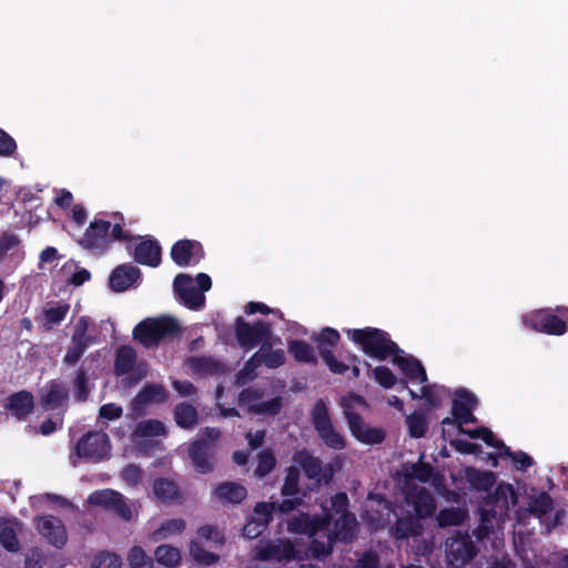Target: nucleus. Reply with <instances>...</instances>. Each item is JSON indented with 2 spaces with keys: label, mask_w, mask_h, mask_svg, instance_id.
<instances>
[{
  "label": "nucleus",
  "mask_w": 568,
  "mask_h": 568,
  "mask_svg": "<svg viewBox=\"0 0 568 568\" xmlns=\"http://www.w3.org/2000/svg\"><path fill=\"white\" fill-rule=\"evenodd\" d=\"M331 508H322L325 517L311 518L307 514L293 516L287 521V530L293 534H306L312 538L311 551L313 557L321 558L329 555L335 539L351 540L356 527V519L347 513L348 498L346 494H336L329 500Z\"/></svg>",
  "instance_id": "1"
},
{
  "label": "nucleus",
  "mask_w": 568,
  "mask_h": 568,
  "mask_svg": "<svg viewBox=\"0 0 568 568\" xmlns=\"http://www.w3.org/2000/svg\"><path fill=\"white\" fill-rule=\"evenodd\" d=\"M480 525L476 529L479 539L503 528L510 507L517 504V495L509 484H498L493 493L481 496Z\"/></svg>",
  "instance_id": "2"
},
{
  "label": "nucleus",
  "mask_w": 568,
  "mask_h": 568,
  "mask_svg": "<svg viewBox=\"0 0 568 568\" xmlns=\"http://www.w3.org/2000/svg\"><path fill=\"white\" fill-rule=\"evenodd\" d=\"M316 351L334 375H341L346 379H356L361 376L362 361L356 354L348 353L345 361L338 359L334 351L341 341V334L337 329L326 326L317 334L312 336Z\"/></svg>",
  "instance_id": "3"
},
{
  "label": "nucleus",
  "mask_w": 568,
  "mask_h": 568,
  "mask_svg": "<svg viewBox=\"0 0 568 568\" xmlns=\"http://www.w3.org/2000/svg\"><path fill=\"white\" fill-rule=\"evenodd\" d=\"M345 334L366 356L379 362L388 359L398 347L388 332L377 327L347 328Z\"/></svg>",
  "instance_id": "4"
},
{
  "label": "nucleus",
  "mask_w": 568,
  "mask_h": 568,
  "mask_svg": "<svg viewBox=\"0 0 568 568\" xmlns=\"http://www.w3.org/2000/svg\"><path fill=\"white\" fill-rule=\"evenodd\" d=\"M389 358L398 372L399 386L403 389L412 390L409 385H413L419 386V390H448L436 383H428L427 372L423 363L402 347L398 346Z\"/></svg>",
  "instance_id": "5"
},
{
  "label": "nucleus",
  "mask_w": 568,
  "mask_h": 568,
  "mask_svg": "<svg viewBox=\"0 0 568 568\" xmlns=\"http://www.w3.org/2000/svg\"><path fill=\"white\" fill-rule=\"evenodd\" d=\"M341 405L347 418L351 433L362 443L378 444L384 439V434L378 428H369L363 422L358 412L366 408L363 397L356 393H348L342 397Z\"/></svg>",
  "instance_id": "6"
},
{
  "label": "nucleus",
  "mask_w": 568,
  "mask_h": 568,
  "mask_svg": "<svg viewBox=\"0 0 568 568\" xmlns=\"http://www.w3.org/2000/svg\"><path fill=\"white\" fill-rule=\"evenodd\" d=\"M180 333L178 321L170 316L146 318L133 329V337L144 347L158 345L162 339L173 337Z\"/></svg>",
  "instance_id": "7"
},
{
  "label": "nucleus",
  "mask_w": 568,
  "mask_h": 568,
  "mask_svg": "<svg viewBox=\"0 0 568 568\" xmlns=\"http://www.w3.org/2000/svg\"><path fill=\"white\" fill-rule=\"evenodd\" d=\"M523 325L534 332L550 336H561L568 332V325L556 307H544L525 313L521 316Z\"/></svg>",
  "instance_id": "8"
},
{
  "label": "nucleus",
  "mask_w": 568,
  "mask_h": 568,
  "mask_svg": "<svg viewBox=\"0 0 568 568\" xmlns=\"http://www.w3.org/2000/svg\"><path fill=\"white\" fill-rule=\"evenodd\" d=\"M114 372L116 376H124V387H134L148 375V365L144 362L136 364V352L130 345H122L116 349L114 359Z\"/></svg>",
  "instance_id": "9"
},
{
  "label": "nucleus",
  "mask_w": 568,
  "mask_h": 568,
  "mask_svg": "<svg viewBox=\"0 0 568 568\" xmlns=\"http://www.w3.org/2000/svg\"><path fill=\"white\" fill-rule=\"evenodd\" d=\"M301 551L290 539L260 540L252 549V557L258 561L281 562L301 558Z\"/></svg>",
  "instance_id": "10"
},
{
  "label": "nucleus",
  "mask_w": 568,
  "mask_h": 568,
  "mask_svg": "<svg viewBox=\"0 0 568 568\" xmlns=\"http://www.w3.org/2000/svg\"><path fill=\"white\" fill-rule=\"evenodd\" d=\"M234 335L240 347L248 352L265 337L272 335V324L264 320H257L250 324L242 316H239L234 323Z\"/></svg>",
  "instance_id": "11"
},
{
  "label": "nucleus",
  "mask_w": 568,
  "mask_h": 568,
  "mask_svg": "<svg viewBox=\"0 0 568 568\" xmlns=\"http://www.w3.org/2000/svg\"><path fill=\"white\" fill-rule=\"evenodd\" d=\"M111 449L109 436L102 432H89L83 435L75 445V456L101 460Z\"/></svg>",
  "instance_id": "12"
},
{
  "label": "nucleus",
  "mask_w": 568,
  "mask_h": 568,
  "mask_svg": "<svg viewBox=\"0 0 568 568\" xmlns=\"http://www.w3.org/2000/svg\"><path fill=\"white\" fill-rule=\"evenodd\" d=\"M281 398L274 393H240L239 407L254 414H276L281 409Z\"/></svg>",
  "instance_id": "13"
},
{
  "label": "nucleus",
  "mask_w": 568,
  "mask_h": 568,
  "mask_svg": "<svg viewBox=\"0 0 568 568\" xmlns=\"http://www.w3.org/2000/svg\"><path fill=\"white\" fill-rule=\"evenodd\" d=\"M88 503L90 505L112 510L125 520H130L133 515L132 508L125 503L124 497L120 493L112 489H101L93 491L89 495Z\"/></svg>",
  "instance_id": "14"
},
{
  "label": "nucleus",
  "mask_w": 568,
  "mask_h": 568,
  "mask_svg": "<svg viewBox=\"0 0 568 568\" xmlns=\"http://www.w3.org/2000/svg\"><path fill=\"white\" fill-rule=\"evenodd\" d=\"M476 552V547L468 535H456L446 541V560L453 567L465 566Z\"/></svg>",
  "instance_id": "15"
},
{
  "label": "nucleus",
  "mask_w": 568,
  "mask_h": 568,
  "mask_svg": "<svg viewBox=\"0 0 568 568\" xmlns=\"http://www.w3.org/2000/svg\"><path fill=\"white\" fill-rule=\"evenodd\" d=\"M110 229L111 222L101 219L93 220L80 240V245L85 250L105 252L110 243Z\"/></svg>",
  "instance_id": "16"
},
{
  "label": "nucleus",
  "mask_w": 568,
  "mask_h": 568,
  "mask_svg": "<svg viewBox=\"0 0 568 568\" xmlns=\"http://www.w3.org/2000/svg\"><path fill=\"white\" fill-rule=\"evenodd\" d=\"M173 287L179 300L189 310L200 311L204 307L205 296L193 286V280L190 275L178 274L173 281Z\"/></svg>",
  "instance_id": "17"
},
{
  "label": "nucleus",
  "mask_w": 568,
  "mask_h": 568,
  "mask_svg": "<svg viewBox=\"0 0 568 568\" xmlns=\"http://www.w3.org/2000/svg\"><path fill=\"white\" fill-rule=\"evenodd\" d=\"M203 255L202 244L194 240H180L171 247V257L181 267L196 264Z\"/></svg>",
  "instance_id": "18"
},
{
  "label": "nucleus",
  "mask_w": 568,
  "mask_h": 568,
  "mask_svg": "<svg viewBox=\"0 0 568 568\" xmlns=\"http://www.w3.org/2000/svg\"><path fill=\"white\" fill-rule=\"evenodd\" d=\"M294 462L303 468L310 479H314L316 483H328L333 476V469L329 465L323 467L322 463L307 452L296 453Z\"/></svg>",
  "instance_id": "19"
},
{
  "label": "nucleus",
  "mask_w": 568,
  "mask_h": 568,
  "mask_svg": "<svg viewBox=\"0 0 568 568\" xmlns=\"http://www.w3.org/2000/svg\"><path fill=\"white\" fill-rule=\"evenodd\" d=\"M405 500L413 507L417 518H426L435 513L436 504L433 496L422 487H412L405 493Z\"/></svg>",
  "instance_id": "20"
},
{
  "label": "nucleus",
  "mask_w": 568,
  "mask_h": 568,
  "mask_svg": "<svg viewBox=\"0 0 568 568\" xmlns=\"http://www.w3.org/2000/svg\"><path fill=\"white\" fill-rule=\"evenodd\" d=\"M141 281V271L128 263L116 266L110 277L109 285L113 292L121 293L129 290Z\"/></svg>",
  "instance_id": "21"
},
{
  "label": "nucleus",
  "mask_w": 568,
  "mask_h": 568,
  "mask_svg": "<svg viewBox=\"0 0 568 568\" xmlns=\"http://www.w3.org/2000/svg\"><path fill=\"white\" fill-rule=\"evenodd\" d=\"M274 509V503H258L254 508V517L243 528V536L248 539L258 537L271 521Z\"/></svg>",
  "instance_id": "22"
},
{
  "label": "nucleus",
  "mask_w": 568,
  "mask_h": 568,
  "mask_svg": "<svg viewBox=\"0 0 568 568\" xmlns=\"http://www.w3.org/2000/svg\"><path fill=\"white\" fill-rule=\"evenodd\" d=\"M133 256L139 264L156 267L161 263L162 247L155 239L145 237L135 245Z\"/></svg>",
  "instance_id": "23"
},
{
  "label": "nucleus",
  "mask_w": 568,
  "mask_h": 568,
  "mask_svg": "<svg viewBox=\"0 0 568 568\" xmlns=\"http://www.w3.org/2000/svg\"><path fill=\"white\" fill-rule=\"evenodd\" d=\"M39 532L53 546L61 547L67 541V531L59 518L42 516L38 518Z\"/></svg>",
  "instance_id": "24"
},
{
  "label": "nucleus",
  "mask_w": 568,
  "mask_h": 568,
  "mask_svg": "<svg viewBox=\"0 0 568 568\" xmlns=\"http://www.w3.org/2000/svg\"><path fill=\"white\" fill-rule=\"evenodd\" d=\"M477 397L473 393H456L453 403V416L462 425L476 420L473 409L477 406Z\"/></svg>",
  "instance_id": "25"
},
{
  "label": "nucleus",
  "mask_w": 568,
  "mask_h": 568,
  "mask_svg": "<svg viewBox=\"0 0 568 568\" xmlns=\"http://www.w3.org/2000/svg\"><path fill=\"white\" fill-rule=\"evenodd\" d=\"M3 408L19 419L27 416L33 408L31 393H12L6 398Z\"/></svg>",
  "instance_id": "26"
},
{
  "label": "nucleus",
  "mask_w": 568,
  "mask_h": 568,
  "mask_svg": "<svg viewBox=\"0 0 568 568\" xmlns=\"http://www.w3.org/2000/svg\"><path fill=\"white\" fill-rule=\"evenodd\" d=\"M0 544L8 550L16 552L20 549L18 532L22 529V524L17 519L0 521Z\"/></svg>",
  "instance_id": "27"
},
{
  "label": "nucleus",
  "mask_w": 568,
  "mask_h": 568,
  "mask_svg": "<svg viewBox=\"0 0 568 568\" xmlns=\"http://www.w3.org/2000/svg\"><path fill=\"white\" fill-rule=\"evenodd\" d=\"M70 305L68 303H57L54 306L43 308L41 317L38 318L43 331L49 332L55 325H59L68 315Z\"/></svg>",
  "instance_id": "28"
},
{
  "label": "nucleus",
  "mask_w": 568,
  "mask_h": 568,
  "mask_svg": "<svg viewBox=\"0 0 568 568\" xmlns=\"http://www.w3.org/2000/svg\"><path fill=\"white\" fill-rule=\"evenodd\" d=\"M210 448L204 440H195L191 445L189 454L196 471L205 474L212 469V463L209 457Z\"/></svg>",
  "instance_id": "29"
},
{
  "label": "nucleus",
  "mask_w": 568,
  "mask_h": 568,
  "mask_svg": "<svg viewBox=\"0 0 568 568\" xmlns=\"http://www.w3.org/2000/svg\"><path fill=\"white\" fill-rule=\"evenodd\" d=\"M288 353L297 363L316 364L317 356L315 349L307 342L302 339H291L287 343Z\"/></svg>",
  "instance_id": "30"
},
{
  "label": "nucleus",
  "mask_w": 568,
  "mask_h": 568,
  "mask_svg": "<svg viewBox=\"0 0 568 568\" xmlns=\"http://www.w3.org/2000/svg\"><path fill=\"white\" fill-rule=\"evenodd\" d=\"M366 367L369 377L385 389L393 388L396 384L399 385L398 376L386 365H378L372 368L368 362H362Z\"/></svg>",
  "instance_id": "31"
},
{
  "label": "nucleus",
  "mask_w": 568,
  "mask_h": 568,
  "mask_svg": "<svg viewBox=\"0 0 568 568\" xmlns=\"http://www.w3.org/2000/svg\"><path fill=\"white\" fill-rule=\"evenodd\" d=\"M424 526L417 518L406 517L399 518L394 528H392V535L397 539H405L408 537H416L422 535Z\"/></svg>",
  "instance_id": "32"
},
{
  "label": "nucleus",
  "mask_w": 568,
  "mask_h": 568,
  "mask_svg": "<svg viewBox=\"0 0 568 568\" xmlns=\"http://www.w3.org/2000/svg\"><path fill=\"white\" fill-rule=\"evenodd\" d=\"M187 365L194 373L200 375H217L223 371V365L210 356L190 357Z\"/></svg>",
  "instance_id": "33"
},
{
  "label": "nucleus",
  "mask_w": 568,
  "mask_h": 568,
  "mask_svg": "<svg viewBox=\"0 0 568 568\" xmlns=\"http://www.w3.org/2000/svg\"><path fill=\"white\" fill-rule=\"evenodd\" d=\"M166 429L162 422L158 419H145L140 422L132 433V439L136 442L141 438L165 436Z\"/></svg>",
  "instance_id": "34"
},
{
  "label": "nucleus",
  "mask_w": 568,
  "mask_h": 568,
  "mask_svg": "<svg viewBox=\"0 0 568 568\" xmlns=\"http://www.w3.org/2000/svg\"><path fill=\"white\" fill-rule=\"evenodd\" d=\"M154 559L158 564L166 568H175L182 560V555L179 548L171 545H160L154 550Z\"/></svg>",
  "instance_id": "35"
},
{
  "label": "nucleus",
  "mask_w": 568,
  "mask_h": 568,
  "mask_svg": "<svg viewBox=\"0 0 568 568\" xmlns=\"http://www.w3.org/2000/svg\"><path fill=\"white\" fill-rule=\"evenodd\" d=\"M154 496L164 503H174L180 499V491L176 484L169 479H158L153 485Z\"/></svg>",
  "instance_id": "36"
},
{
  "label": "nucleus",
  "mask_w": 568,
  "mask_h": 568,
  "mask_svg": "<svg viewBox=\"0 0 568 568\" xmlns=\"http://www.w3.org/2000/svg\"><path fill=\"white\" fill-rule=\"evenodd\" d=\"M215 495L222 501L236 504L245 498L246 490L239 484L224 483L216 487Z\"/></svg>",
  "instance_id": "37"
},
{
  "label": "nucleus",
  "mask_w": 568,
  "mask_h": 568,
  "mask_svg": "<svg viewBox=\"0 0 568 568\" xmlns=\"http://www.w3.org/2000/svg\"><path fill=\"white\" fill-rule=\"evenodd\" d=\"M185 520L182 518H173L165 520L151 535L153 541H160L171 536L179 535L185 529Z\"/></svg>",
  "instance_id": "38"
},
{
  "label": "nucleus",
  "mask_w": 568,
  "mask_h": 568,
  "mask_svg": "<svg viewBox=\"0 0 568 568\" xmlns=\"http://www.w3.org/2000/svg\"><path fill=\"white\" fill-rule=\"evenodd\" d=\"M469 480L475 489L488 495L494 491L496 485L495 475L490 471H469Z\"/></svg>",
  "instance_id": "39"
},
{
  "label": "nucleus",
  "mask_w": 568,
  "mask_h": 568,
  "mask_svg": "<svg viewBox=\"0 0 568 568\" xmlns=\"http://www.w3.org/2000/svg\"><path fill=\"white\" fill-rule=\"evenodd\" d=\"M176 424L182 428H193L197 424V412L190 404H179L174 409Z\"/></svg>",
  "instance_id": "40"
},
{
  "label": "nucleus",
  "mask_w": 568,
  "mask_h": 568,
  "mask_svg": "<svg viewBox=\"0 0 568 568\" xmlns=\"http://www.w3.org/2000/svg\"><path fill=\"white\" fill-rule=\"evenodd\" d=\"M320 438L325 445L332 449H343L345 447V438L333 426V424L317 430Z\"/></svg>",
  "instance_id": "41"
},
{
  "label": "nucleus",
  "mask_w": 568,
  "mask_h": 568,
  "mask_svg": "<svg viewBox=\"0 0 568 568\" xmlns=\"http://www.w3.org/2000/svg\"><path fill=\"white\" fill-rule=\"evenodd\" d=\"M260 362L252 355L237 372L235 384L239 387L246 385L256 377V369L260 367Z\"/></svg>",
  "instance_id": "42"
},
{
  "label": "nucleus",
  "mask_w": 568,
  "mask_h": 568,
  "mask_svg": "<svg viewBox=\"0 0 568 568\" xmlns=\"http://www.w3.org/2000/svg\"><path fill=\"white\" fill-rule=\"evenodd\" d=\"M128 564L130 568H152L153 559L148 556L140 546L132 547L128 552Z\"/></svg>",
  "instance_id": "43"
},
{
  "label": "nucleus",
  "mask_w": 568,
  "mask_h": 568,
  "mask_svg": "<svg viewBox=\"0 0 568 568\" xmlns=\"http://www.w3.org/2000/svg\"><path fill=\"white\" fill-rule=\"evenodd\" d=\"M460 432L467 434L471 438H481L488 446L494 448H499L503 450V455H505V448H507L501 440L496 438L491 430L486 427L476 428L473 430H464L460 428Z\"/></svg>",
  "instance_id": "44"
},
{
  "label": "nucleus",
  "mask_w": 568,
  "mask_h": 568,
  "mask_svg": "<svg viewBox=\"0 0 568 568\" xmlns=\"http://www.w3.org/2000/svg\"><path fill=\"white\" fill-rule=\"evenodd\" d=\"M91 344L85 341L71 338V346L68 348L63 362L68 365H75Z\"/></svg>",
  "instance_id": "45"
},
{
  "label": "nucleus",
  "mask_w": 568,
  "mask_h": 568,
  "mask_svg": "<svg viewBox=\"0 0 568 568\" xmlns=\"http://www.w3.org/2000/svg\"><path fill=\"white\" fill-rule=\"evenodd\" d=\"M312 420L316 432L332 424L328 408L323 400H318L314 405L312 409Z\"/></svg>",
  "instance_id": "46"
},
{
  "label": "nucleus",
  "mask_w": 568,
  "mask_h": 568,
  "mask_svg": "<svg viewBox=\"0 0 568 568\" xmlns=\"http://www.w3.org/2000/svg\"><path fill=\"white\" fill-rule=\"evenodd\" d=\"M465 518V511L458 508H449L442 510L437 516L440 527L459 525Z\"/></svg>",
  "instance_id": "47"
},
{
  "label": "nucleus",
  "mask_w": 568,
  "mask_h": 568,
  "mask_svg": "<svg viewBox=\"0 0 568 568\" xmlns=\"http://www.w3.org/2000/svg\"><path fill=\"white\" fill-rule=\"evenodd\" d=\"M190 555L191 557L201 565H212L217 561V556L213 552L204 550L197 541L190 542Z\"/></svg>",
  "instance_id": "48"
},
{
  "label": "nucleus",
  "mask_w": 568,
  "mask_h": 568,
  "mask_svg": "<svg viewBox=\"0 0 568 568\" xmlns=\"http://www.w3.org/2000/svg\"><path fill=\"white\" fill-rule=\"evenodd\" d=\"M298 477L300 473L297 468L290 467L286 470L284 484L282 486L283 496H295L298 491Z\"/></svg>",
  "instance_id": "49"
},
{
  "label": "nucleus",
  "mask_w": 568,
  "mask_h": 568,
  "mask_svg": "<svg viewBox=\"0 0 568 568\" xmlns=\"http://www.w3.org/2000/svg\"><path fill=\"white\" fill-rule=\"evenodd\" d=\"M551 508L552 500L547 494H540L529 504V511L537 517L548 514Z\"/></svg>",
  "instance_id": "50"
},
{
  "label": "nucleus",
  "mask_w": 568,
  "mask_h": 568,
  "mask_svg": "<svg viewBox=\"0 0 568 568\" xmlns=\"http://www.w3.org/2000/svg\"><path fill=\"white\" fill-rule=\"evenodd\" d=\"M286 355L283 348H275L273 352L267 353L262 359L260 365H264L270 369H275L285 364Z\"/></svg>",
  "instance_id": "51"
},
{
  "label": "nucleus",
  "mask_w": 568,
  "mask_h": 568,
  "mask_svg": "<svg viewBox=\"0 0 568 568\" xmlns=\"http://www.w3.org/2000/svg\"><path fill=\"white\" fill-rule=\"evenodd\" d=\"M122 561L119 556L111 552H101L92 561V568H121Z\"/></svg>",
  "instance_id": "52"
},
{
  "label": "nucleus",
  "mask_w": 568,
  "mask_h": 568,
  "mask_svg": "<svg viewBox=\"0 0 568 568\" xmlns=\"http://www.w3.org/2000/svg\"><path fill=\"white\" fill-rule=\"evenodd\" d=\"M67 393H47L43 404L49 410L63 412L67 407Z\"/></svg>",
  "instance_id": "53"
},
{
  "label": "nucleus",
  "mask_w": 568,
  "mask_h": 568,
  "mask_svg": "<svg viewBox=\"0 0 568 568\" xmlns=\"http://www.w3.org/2000/svg\"><path fill=\"white\" fill-rule=\"evenodd\" d=\"M406 424L408 426L409 434L413 437H422L426 432V422L424 417L419 414H412L406 418Z\"/></svg>",
  "instance_id": "54"
},
{
  "label": "nucleus",
  "mask_w": 568,
  "mask_h": 568,
  "mask_svg": "<svg viewBox=\"0 0 568 568\" xmlns=\"http://www.w3.org/2000/svg\"><path fill=\"white\" fill-rule=\"evenodd\" d=\"M433 469L429 465L414 464L407 469L406 476L412 479H418L419 481H428L432 477Z\"/></svg>",
  "instance_id": "55"
},
{
  "label": "nucleus",
  "mask_w": 568,
  "mask_h": 568,
  "mask_svg": "<svg viewBox=\"0 0 568 568\" xmlns=\"http://www.w3.org/2000/svg\"><path fill=\"white\" fill-rule=\"evenodd\" d=\"M275 466V458L272 453L268 450H264L260 454L258 465L256 467V475L260 477H264L267 475Z\"/></svg>",
  "instance_id": "56"
},
{
  "label": "nucleus",
  "mask_w": 568,
  "mask_h": 568,
  "mask_svg": "<svg viewBox=\"0 0 568 568\" xmlns=\"http://www.w3.org/2000/svg\"><path fill=\"white\" fill-rule=\"evenodd\" d=\"M17 151L14 139L0 128V156L9 158Z\"/></svg>",
  "instance_id": "57"
},
{
  "label": "nucleus",
  "mask_w": 568,
  "mask_h": 568,
  "mask_svg": "<svg viewBox=\"0 0 568 568\" xmlns=\"http://www.w3.org/2000/svg\"><path fill=\"white\" fill-rule=\"evenodd\" d=\"M161 393H138L135 398L132 402V409L135 414L140 415L144 413V407L148 404H151L155 402L156 395H160Z\"/></svg>",
  "instance_id": "58"
},
{
  "label": "nucleus",
  "mask_w": 568,
  "mask_h": 568,
  "mask_svg": "<svg viewBox=\"0 0 568 568\" xmlns=\"http://www.w3.org/2000/svg\"><path fill=\"white\" fill-rule=\"evenodd\" d=\"M89 318L85 317V316H81L74 328H73V333H72V339H81V341H85V342H89V343H94V339L93 337H91L90 335L87 334L88 329H89Z\"/></svg>",
  "instance_id": "59"
},
{
  "label": "nucleus",
  "mask_w": 568,
  "mask_h": 568,
  "mask_svg": "<svg viewBox=\"0 0 568 568\" xmlns=\"http://www.w3.org/2000/svg\"><path fill=\"white\" fill-rule=\"evenodd\" d=\"M122 479L130 486H135L142 478V470L136 465H128L121 471Z\"/></svg>",
  "instance_id": "60"
},
{
  "label": "nucleus",
  "mask_w": 568,
  "mask_h": 568,
  "mask_svg": "<svg viewBox=\"0 0 568 568\" xmlns=\"http://www.w3.org/2000/svg\"><path fill=\"white\" fill-rule=\"evenodd\" d=\"M505 455L511 458L519 470H525L532 465V458L524 452L511 453L508 447L505 448Z\"/></svg>",
  "instance_id": "61"
},
{
  "label": "nucleus",
  "mask_w": 568,
  "mask_h": 568,
  "mask_svg": "<svg viewBox=\"0 0 568 568\" xmlns=\"http://www.w3.org/2000/svg\"><path fill=\"white\" fill-rule=\"evenodd\" d=\"M122 407L116 404H105L100 407L99 417L106 420H114L121 417Z\"/></svg>",
  "instance_id": "62"
},
{
  "label": "nucleus",
  "mask_w": 568,
  "mask_h": 568,
  "mask_svg": "<svg viewBox=\"0 0 568 568\" xmlns=\"http://www.w3.org/2000/svg\"><path fill=\"white\" fill-rule=\"evenodd\" d=\"M274 342L281 343V338L274 336L273 334L271 336L265 337L263 341L260 342V348L257 352L253 354V356L257 361L262 359L267 353L273 352Z\"/></svg>",
  "instance_id": "63"
},
{
  "label": "nucleus",
  "mask_w": 568,
  "mask_h": 568,
  "mask_svg": "<svg viewBox=\"0 0 568 568\" xmlns=\"http://www.w3.org/2000/svg\"><path fill=\"white\" fill-rule=\"evenodd\" d=\"M197 536L200 539L212 540L215 544H222L223 537L220 531L213 526H203L199 528Z\"/></svg>",
  "instance_id": "64"
}]
</instances>
